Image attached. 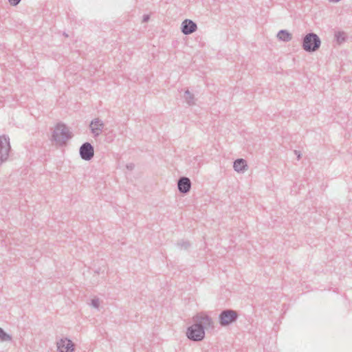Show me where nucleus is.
Segmentation results:
<instances>
[{"mask_svg": "<svg viewBox=\"0 0 352 352\" xmlns=\"http://www.w3.org/2000/svg\"><path fill=\"white\" fill-rule=\"evenodd\" d=\"M194 324L187 328L186 336L191 340L199 342L205 338V330L213 329L214 323L212 318L204 314L199 313L193 317Z\"/></svg>", "mask_w": 352, "mask_h": 352, "instance_id": "f257e3e1", "label": "nucleus"}, {"mask_svg": "<svg viewBox=\"0 0 352 352\" xmlns=\"http://www.w3.org/2000/svg\"><path fill=\"white\" fill-rule=\"evenodd\" d=\"M52 140L60 146L67 144V142L73 137L72 133L63 123H58L52 133Z\"/></svg>", "mask_w": 352, "mask_h": 352, "instance_id": "f03ea898", "label": "nucleus"}, {"mask_svg": "<svg viewBox=\"0 0 352 352\" xmlns=\"http://www.w3.org/2000/svg\"><path fill=\"white\" fill-rule=\"evenodd\" d=\"M321 45L320 37L314 32L307 34L302 41V49L307 52H314L318 50Z\"/></svg>", "mask_w": 352, "mask_h": 352, "instance_id": "7ed1b4c3", "label": "nucleus"}, {"mask_svg": "<svg viewBox=\"0 0 352 352\" xmlns=\"http://www.w3.org/2000/svg\"><path fill=\"white\" fill-rule=\"evenodd\" d=\"M239 313L232 309H225L219 314V323L221 327H228L239 318Z\"/></svg>", "mask_w": 352, "mask_h": 352, "instance_id": "20e7f679", "label": "nucleus"}, {"mask_svg": "<svg viewBox=\"0 0 352 352\" xmlns=\"http://www.w3.org/2000/svg\"><path fill=\"white\" fill-rule=\"evenodd\" d=\"M10 150V138L6 135L0 136V164L7 160Z\"/></svg>", "mask_w": 352, "mask_h": 352, "instance_id": "39448f33", "label": "nucleus"}, {"mask_svg": "<svg viewBox=\"0 0 352 352\" xmlns=\"http://www.w3.org/2000/svg\"><path fill=\"white\" fill-rule=\"evenodd\" d=\"M79 154L82 160H91L94 156V147L91 143L86 142L79 148Z\"/></svg>", "mask_w": 352, "mask_h": 352, "instance_id": "423d86ee", "label": "nucleus"}, {"mask_svg": "<svg viewBox=\"0 0 352 352\" xmlns=\"http://www.w3.org/2000/svg\"><path fill=\"white\" fill-rule=\"evenodd\" d=\"M58 352H74V344L67 338L60 339L56 342Z\"/></svg>", "mask_w": 352, "mask_h": 352, "instance_id": "0eeeda50", "label": "nucleus"}, {"mask_svg": "<svg viewBox=\"0 0 352 352\" xmlns=\"http://www.w3.org/2000/svg\"><path fill=\"white\" fill-rule=\"evenodd\" d=\"M191 181L187 177H181L177 181V188L180 193L187 194L191 188Z\"/></svg>", "mask_w": 352, "mask_h": 352, "instance_id": "6e6552de", "label": "nucleus"}, {"mask_svg": "<svg viewBox=\"0 0 352 352\" xmlns=\"http://www.w3.org/2000/svg\"><path fill=\"white\" fill-rule=\"evenodd\" d=\"M197 29L196 23L190 19H185L181 27L182 32L185 35H189L195 32Z\"/></svg>", "mask_w": 352, "mask_h": 352, "instance_id": "1a4fd4ad", "label": "nucleus"}, {"mask_svg": "<svg viewBox=\"0 0 352 352\" xmlns=\"http://www.w3.org/2000/svg\"><path fill=\"white\" fill-rule=\"evenodd\" d=\"M104 126V124L103 122L99 118H95L91 120L89 124V128L95 138L99 136L103 130Z\"/></svg>", "mask_w": 352, "mask_h": 352, "instance_id": "9d476101", "label": "nucleus"}, {"mask_svg": "<svg viewBox=\"0 0 352 352\" xmlns=\"http://www.w3.org/2000/svg\"><path fill=\"white\" fill-rule=\"evenodd\" d=\"M233 168L238 173H243L248 169V164L244 159L239 158L234 162Z\"/></svg>", "mask_w": 352, "mask_h": 352, "instance_id": "9b49d317", "label": "nucleus"}, {"mask_svg": "<svg viewBox=\"0 0 352 352\" xmlns=\"http://www.w3.org/2000/svg\"><path fill=\"white\" fill-rule=\"evenodd\" d=\"M277 37L280 41L284 42L290 41L292 39V35L286 30H281L277 34Z\"/></svg>", "mask_w": 352, "mask_h": 352, "instance_id": "f8f14e48", "label": "nucleus"}, {"mask_svg": "<svg viewBox=\"0 0 352 352\" xmlns=\"http://www.w3.org/2000/svg\"><path fill=\"white\" fill-rule=\"evenodd\" d=\"M184 98L188 105L192 106L195 104V96L188 89L185 91Z\"/></svg>", "mask_w": 352, "mask_h": 352, "instance_id": "ddd939ff", "label": "nucleus"}, {"mask_svg": "<svg viewBox=\"0 0 352 352\" xmlns=\"http://www.w3.org/2000/svg\"><path fill=\"white\" fill-rule=\"evenodd\" d=\"M12 336L7 333L1 327H0V341L9 342L12 340Z\"/></svg>", "mask_w": 352, "mask_h": 352, "instance_id": "4468645a", "label": "nucleus"}, {"mask_svg": "<svg viewBox=\"0 0 352 352\" xmlns=\"http://www.w3.org/2000/svg\"><path fill=\"white\" fill-rule=\"evenodd\" d=\"M335 37L338 43L341 44L346 40V35L344 32H338L335 34Z\"/></svg>", "mask_w": 352, "mask_h": 352, "instance_id": "2eb2a0df", "label": "nucleus"}, {"mask_svg": "<svg viewBox=\"0 0 352 352\" xmlns=\"http://www.w3.org/2000/svg\"><path fill=\"white\" fill-rule=\"evenodd\" d=\"M177 245L181 249L188 250L190 246V243L188 241L181 240L177 241Z\"/></svg>", "mask_w": 352, "mask_h": 352, "instance_id": "dca6fc26", "label": "nucleus"}, {"mask_svg": "<svg viewBox=\"0 0 352 352\" xmlns=\"http://www.w3.org/2000/svg\"><path fill=\"white\" fill-rule=\"evenodd\" d=\"M91 305L95 308H98L100 306V301L98 298H94L91 300Z\"/></svg>", "mask_w": 352, "mask_h": 352, "instance_id": "f3484780", "label": "nucleus"}, {"mask_svg": "<svg viewBox=\"0 0 352 352\" xmlns=\"http://www.w3.org/2000/svg\"><path fill=\"white\" fill-rule=\"evenodd\" d=\"M21 0H8L9 3L12 6H16Z\"/></svg>", "mask_w": 352, "mask_h": 352, "instance_id": "a211bd4d", "label": "nucleus"}, {"mask_svg": "<svg viewBox=\"0 0 352 352\" xmlns=\"http://www.w3.org/2000/svg\"><path fill=\"white\" fill-rule=\"evenodd\" d=\"M134 167H135V165L133 163L126 164V168L129 170H132L134 168Z\"/></svg>", "mask_w": 352, "mask_h": 352, "instance_id": "6ab92c4d", "label": "nucleus"}, {"mask_svg": "<svg viewBox=\"0 0 352 352\" xmlns=\"http://www.w3.org/2000/svg\"><path fill=\"white\" fill-rule=\"evenodd\" d=\"M150 19V16L148 14H144L143 16L142 22L145 23L147 22Z\"/></svg>", "mask_w": 352, "mask_h": 352, "instance_id": "aec40b11", "label": "nucleus"}, {"mask_svg": "<svg viewBox=\"0 0 352 352\" xmlns=\"http://www.w3.org/2000/svg\"><path fill=\"white\" fill-rule=\"evenodd\" d=\"M294 153H295V154L297 156L298 160H299L301 158V153H300V152L296 150V151H294Z\"/></svg>", "mask_w": 352, "mask_h": 352, "instance_id": "412c9836", "label": "nucleus"}, {"mask_svg": "<svg viewBox=\"0 0 352 352\" xmlns=\"http://www.w3.org/2000/svg\"><path fill=\"white\" fill-rule=\"evenodd\" d=\"M330 2H334V3H337L338 1H340V0H329Z\"/></svg>", "mask_w": 352, "mask_h": 352, "instance_id": "4be33fe9", "label": "nucleus"}]
</instances>
